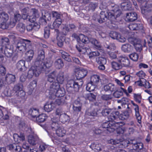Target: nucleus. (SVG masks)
I'll list each match as a JSON object with an SVG mask.
<instances>
[{"mask_svg":"<svg viewBox=\"0 0 152 152\" xmlns=\"http://www.w3.org/2000/svg\"><path fill=\"white\" fill-rule=\"evenodd\" d=\"M15 95L18 97V100L17 101L20 102L21 100H25V93L23 90L20 91V92L17 93Z\"/></svg>","mask_w":152,"mask_h":152,"instance_id":"nucleus-29","label":"nucleus"},{"mask_svg":"<svg viewBox=\"0 0 152 152\" xmlns=\"http://www.w3.org/2000/svg\"><path fill=\"white\" fill-rule=\"evenodd\" d=\"M90 147L95 151L98 152L101 151L102 145L101 144L94 143L91 144Z\"/></svg>","mask_w":152,"mask_h":152,"instance_id":"nucleus-33","label":"nucleus"},{"mask_svg":"<svg viewBox=\"0 0 152 152\" xmlns=\"http://www.w3.org/2000/svg\"><path fill=\"white\" fill-rule=\"evenodd\" d=\"M76 82L73 80H71L68 81L66 84V87L68 91L70 92L75 91V85Z\"/></svg>","mask_w":152,"mask_h":152,"instance_id":"nucleus-18","label":"nucleus"},{"mask_svg":"<svg viewBox=\"0 0 152 152\" xmlns=\"http://www.w3.org/2000/svg\"><path fill=\"white\" fill-rule=\"evenodd\" d=\"M75 72L77 79H80L84 78L87 75V70L85 69L82 68L80 69L77 68L75 69Z\"/></svg>","mask_w":152,"mask_h":152,"instance_id":"nucleus-10","label":"nucleus"},{"mask_svg":"<svg viewBox=\"0 0 152 152\" xmlns=\"http://www.w3.org/2000/svg\"><path fill=\"white\" fill-rule=\"evenodd\" d=\"M100 80L99 76L97 75H92L90 79V82L97 86Z\"/></svg>","mask_w":152,"mask_h":152,"instance_id":"nucleus-32","label":"nucleus"},{"mask_svg":"<svg viewBox=\"0 0 152 152\" xmlns=\"http://www.w3.org/2000/svg\"><path fill=\"white\" fill-rule=\"evenodd\" d=\"M52 121L51 127L53 130L56 131L61 126V125L59 124L57 121Z\"/></svg>","mask_w":152,"mask_h":152,"instance_id":"nucleus-45","label":"nucleus"},{"mask_svg":"<svg viewBox=\"0 0 152 152\" xmlns=\"http://www.w3.org/2000/svg\"><path fill=\"white\" fill-rule=\"evenodd\" d=\"M8 14L4 12L0 13V28L3 29H6L8 28L7 24V21L9 19Z\"/></svg>","mask_w":152,"mask_h":152,"instance_id":"nucleus-5","label":"nucleus"},{"mask_svg":"<svg viewBox=\"0 0 152 152\" xmlns=\"http://www.w3.org/2000/svg\"><path fill=\"white\" fill-rule=\"evenodd\" d=\"M55 66H64V62L61 58H58L56 60L54 63Z\"/></svg>","mask_w":152,"mask_h":152,"instance_id":"nucleus-54","label":"nucleus"},{"mask_svg":"<svg viewBox=\"0 0 152 152\" xmlns=\"http://www.w3.org/2000/svg\"><path fill=\"white\" fill-rule=\"evenodd\" d=\"M134 109L135 111V116L138 121V122L139 123H140L141 122V117L139 112V106L137 104L135 105Z\"/></svg>","mask_w":152,"mask_h":152,"instance_id":"nucleus-36","label":"nucleus"},{"mask_svg":"<svg viewBox=\"0 0 152 152\" xmlns=\"http://www.w3.org/2000/svg\"><path fill=\"white\" fill-rule=\"evenodd\" d=\"M55 94L54 95H53L51 97L52 98H54L56 96H57L59 97H63V96L64 95V91L63 89H62L61 88H59L57 92H56Z\"/></svg>","mask_w":152,"mask_h":152,"instance_id":"nucleus-35","label":"nucleus"},{"mask_svg":"<svg viewBox=\"0 0 152 152\" xmlns=\"http://www.w3.org/2000/svg\"><path fill=\"white\" fill-rule=\"evenodd\" d=\"M137 18V14L135 12L126 13L125 20L128 22H132L136 20Z\"/></svg>","mask_w":152,"mask_h":152,"instance_id":"nucleus-14","label":"nucleus"},{"mask_svg":"<svg viewBox=\"0 0 152 152\" xmlns=\"http://www.w3.org/2000/svg\"><path fill=\"white\" fill-rule=\"evenodd\" d=\"M113 128L112 129H109V130L110 131H114L115 129H118L117 133L118 134H123L125 131V128H120L125 124L124 122L120 121L116 122L113 121Z\"/></svg>","mask_w":152,"mask_h":152,"instance_id":"nucleus-8","label":"nucleus"},{"mask_svg":"<svg viewBox=\"0 0 152 152\" xmlns=\"http://www.w3.org/2000/svg\"><path fill=\"white\" fill-rule=\"evenodd\" d=\"M37 86V82L35 80L31 82L29 85L28 90L31 93L33 91L34 88Z\"/></svg>","mask_w":152,"mask_h":152,"instance_id":"nucleus-53","label":"nucleus"},{"mask_svg":"<svg viewBox=\"0 0 152 152\" xmlns=\"http://www.w3.org/2000/svg\"><path fill=\"white\" fill-rule=\"evenodd\" d=\"M132 5L130 1L122 2L121 4V7L122 10L127 11L131 10Z\"/></svg>","mask_w":152,"mask_h":152,"instance_id":"nucleus-17","label":"nucleus"},{"mask_svg":"<svg viewBox=\"0 0 152 152\" xmlns=\"http://www.w3.org/2000/svg\"><path fill=\"white\" fill-rule=\"evenodd\" d=\"M28 9V8H25L22 10V18L24 20L28 19L29 22L34 23L36 20L37 17L34 15H28L29 13Z\"/></svg>","mask_w":152,"mask_h":152,"instance_id":"nucleus-6","label":"nucleus"},{"mask_svg":"<svg viewBox=\"0 0 152 152\" xmlns=\"http://www.w3.org/2000/svg\"><path fill=\"white\" fill-rule=\"evenodd\" d=\"M97 63L99 65V66H105L104 65L106 63V59L104 57H99L97 60Z\"/></svg>","mask_w":152,"mask_h":152,"instance_id":"nucleus-40","label":"nucleus"},{"mask_svg":"<svg viewBox=\"0 0 152 152\" xmlns=\"http://www.w3.org/2000/svg\"><path fill=\"white\" fill-rule=\"evenodd\" d=\"M57 72L56 71H54L48 75V80L51 83L53 82L55 80L57 74Z\"/></svg>","mask_w":152,"mask_h":152,"instance_id":"nucleus-31","label":"nucleus"},{"mask_svg":"<svg viewBox=\"0 0 152 152\" xmlns=\"http://www.w3.org/2000/svg\"><path fill=\"white\" fill-rule=\"evenodd\" d=\"M54 108V104L52 102H47L44 105V110L49 112L51 111Z\"/></svg>","mask_w":152,"mask_h":152,"instance_id":"nucleus-28","label":"nucleus"},{"mask_svg":"<svg viewBox=\"0 0 152 152\" xmlns=\"http://www.w3.org/2000/svg\"><path fill=\"white\" fill-rule=\"evenodd\" d=\"M119 113L118 111L111 112L110 115L108 117L109 121L115 122L114 120L119 118Z\"/></svg>","mask_w":152,"mask_h":152,"instance_id":"nucleus-19","label":"nucleus"},{"mask_svg":"<svg viewBox=\"0 0 152 152\" xmlns=\"http://www.w3.org/2000/svg\"><path fill=\"white\" fill-rule=\"evenodd\" d=\"M13 50L11 47L6 46H0V66H4V64L6 60L4 56L1 53L4 54L8 58H11L13 55Z\"/></svg>","mask_w":152,"mask_h":152,"instance_id":"nucleus-2","label":"nucleus"},{"mask_svg":"<svg viewBox=\"0 0 152 152\" xmlns=\"http://www.w3.org/2000/svg\"><path fill=\"white\" fill-rule=\"evenodd\" d=\"M139 86H143L146 88H149L151 87L152 85L148 81L145 79L140 80V81H137L136 82Z\"/></svg>","mask_w":152,"mask_h":152,"instance_id":"nucleus-15","label":"nucleus"},{"mask_svg":"<svg viewBox=\"0 0 152 152\" xmlns=\"http://www.w3.org/2000/svg\"><path fill=\"white\" fill-rule=\"evenodd\" d=\"M98 4L96 3L91 2L90 3L88 6V10L94 11L96 7H97Z\"/></svg>","mask_w":152,"mask_h":152,"instance_id":"nucleus-60","label":"nucleus"},{"mask_svg":"<svg viewBox=\"0 0 152 152\" xmlns=\"http://www.w3.org/2000/svg\"><path fill=\"white\" fill-rule=\"evenodd\" d=\"M23 85L21 84L18 83L15 85L13 89L15 94L23 90Z\"/></svg>","mask_w":152,"mask_h":152,"instance_id":"nucleus-42","label":"nucleus"},{"mask_svg":"<svg viewBox=\"0 0 152 152\" xmlns=\"http://www.w3.org/2000/svg\"><path fill=\"white\" fill-rule=\"evenodd\" d=\"M47 117L45 114L42 113L39 115L36 118V120L38 123L43 122L47 119Z\"/></svg>","mask_w":152,"mask_h":152,"instance_id":"nucleus-37","label":"nucleus"},{"mask_svg":"<svg viewBox=\"0 0 152 152\" xmlns=\"http://www.w3.org/2000/svg\"><path fill=\"white\" fill-rule=\"evenodd\" d=\"M59 119L62 122H66L69 120V117L66 114H63L59 117Z\"/></svg>","mask_w":152,"mask_h":152,"instance_id":"nucleus-63","label":"nucleus"},{"mask_svg":"<svg viewBox=\"0 0 152 152\" xmlns=\"http://www.w3.org/2000/svg\"><path fill=\"white\" fill-rule=\"evenodd\" d=\"M38 140V137L36 136L30 135L28 137V142L31 145H36Z\"/></svg>","mask_w":152,"mask_h":152,"instance_id":"nucleus-27","label":"nucleus"},{"mask_svg":"<svg viewBox=\"0 0 152 152\" xmlns=\"http://www.w3.org/2000/svg\"><path fill=\"white\" fill-rule=\"evenodd\" d=\"M96 87L97 86L96 85H94L91 82H90L87 84L86 88L87 91L91 92L93 91Z\"/></svg>","mask_w":152,"mask_h":152,"instance_id":"nucleus-43","label":"nucleus"},{"mask_svg":"<svg viewBox=\"0 0 152 152\" xmlns=\"http://www.w3.org/2000/svg\"><path fill=\"white\" fill-rule=\"evenodd\" d=\"M38 56L37 58V61L35 63L43 61L45 58V53L43 49H39L38 52Z\"/></svg>","mask_w":152,"mask_h":152,"instance_id":"nucleus-20","label":"nucleus"},{"mask_svg":"<svg viewBox=\"0 0 152 152\" xmlns=\"http://www.w3.org/2000/svg\"><path fill=\"white\" fill-rule=\"evenodd\" d=\"M98 110L96 108H94L91 111H86V115L89 116H96L97 115Z\"/></svg>","mask_w":152,"mask_h":152,"instance_id":"nucleus-51","label":"nucleus"},{"mask_svg":"<svg viewBox=\"0 0 152 152\" xmlns=\"http://www.w3.org/2000/svg\"><path fill=\"white\" fill-rule=\"evenodd\" d=\"M36 26L34 23H31L27 25L26 26V28L28 31H31L32 29H34L36 30L35 28Z\"/></svg>","mask_w":152,"mask_h":152,"instance_id":"nucleus-62","label":"nucleus"},{"mask_svg":"<svg viewBox=\"0 0 152 152\" xmlns=\"http://www.w3.org/2000/svg\"><path fill=\"white\" fill-rule=\"evenodd\" d=\"M64 72H59L56 75V80L57 83L60 84H62L64 80Z\"/></svg>","mask_w":152,"mask_h":152,"instance_id":"nucleus-34","label":"nucleus"},{"mask_svg":"<svg viewBox=\"0 0 152 152\" xmlns=\"http://www.w3.org/2000/svg\"><path fill=\"white\" fill-rule=\"evenodd\" d=\"M61 28L63 33L65 35H66L69 31V25L68 24L64 25L62 24L61 26Z\"/></svg>","mask_w":152,"mask_h":152,"instance_id":"nucleus-52","label":"nucleus"},{"mask_svg":"<svg viewBox=\"0 0 152 152\" xmlns=\"http://www.w3.org/2000/svg\"><path fill=\"white\" fill-rule=\"evenodd\" d=\"M85 98L90 101H93L95 100L96 96L92 93H89L86 94Z\"/></svg>","mask_w":152,"mask_h":152,"instance_id":"nucleus-47","label":"nucleus"},{"mask_svg":"<svg viewBox=\"0 0 152 152\" xmlns=\"http://www.w3.org/2000/svg\"><path fill=\"white\" fill-rule=\"evenodd\" d=\"M29 113L32 117L35 118L39 114L38 110L34 108H31L29 111Z\"/></svg>","mask_w":152,"mask_h":152,"instance_id":"nucleus-49","label":"nucleus"},{"mask_svg":"<svg viewBox=\"0 0 152 152\" xmlns=\"http://www.w3.org/2000/svg\"><path fill=\"white\" fill-rule=\"evenodd\" d=\"M131 113V110L130 109L125 111L119 115V118L122 120L126 119L129 117Z\"/></svg>","mask_w":152,"mask_h":152,"instance_id":"nucleus-22","label":"nucleus"},{"mask_svg":"<svg viewBox=\"0 0 152 152\" xmlns=\"http://www.w3.org/2000/svg\"><path fill=\"white\" fill-rule=\"evenodd\" d=\"M113 4V5L111 6L113 7V9L110 12H106V13L104 11H102L101 12L99 19V22L102 23L105 21V19H107L111 22V26H110V28L112 29H115L117 28V26L113 24V22L118 21L117 18L120 16L121 12L116 5H114V4Z\"/></svg>","mask_w":152,"mask_h":152,"instance_id":"nucleus-1","label":"nucleus"},{"mask_svg":"<svg viewBox=\"0 0 152 152\" xmlns=\"http://www.w3.org/2000/svg\"><path fill=\"white\" fill-rule=\"evenodd\" d=\"M9 147L10 150L15 151L16 152H21L22 150L21 148L18 145L15 144L10 145Z\"/></svg>","mask_w":152,"mask_h":152,"instance_id":"nucleus-23","label":"nucleus"},{"mask_svg":"<svg viewBox=\"0 0 152 152\" xmlns=\"http://www.w3.org/2000/svg\"><path fill=\"white\" fill-rule=\"evenodd\" d=\"M44 38L45 39L48 38L50 36V28L49 27H46L44 29Z\"/></svg>","mask_w":152,"mask_h":152,"instance_id":"nucleus-56","label":"nucleus"},{"mask_svg":"<svg viewBox=\"0 0 152 152\" xmlns=\"http://www.w3.org/2000/svg\"><path fill=\"white\" fill-rule=\"evenodd\" d=\"M17 28L20 32L23 33L25 30V25L22 23H19L17 26Z\"/></svg>","mask_w":152,"mask_h":152,"instance_id":"nucleus-48","label":"nucleus"},{"mask_svg":"<svg viewBox=\"0 0 152 152\" xmlns=\"http://www.w3.org/2000/svg\"><path fill=\"white\" fill-rule=\"evenodd\" d=\"M112 97L110 94H104L101 96V99L104 101H108L112 99Z\"/></svg>","mask_w":152,"mask_h":152,"instance_id":"nucleus-61","label":"nucleus"},{"mask_svg":"<svg viewBox=\"0 0 152 152\" xmlns=\"http://www.w3.org/2000/svg\"><path fill=\"white\" fill-rule=\"evenodd\" d=\"M62 23L61 20H55L53 22L52 27H50L51 29L57 28H58Z\"/></svg>","mask_w":152,"mask_h":152,"instance_id":"nucleus-46","label":"nucleus"},{"mask_svg":"<svg viewBox=\"0 0 152 152\" xmlns=\"http://www.w3.org/2000/svg\"><path fill=\"white\" fill-rule=\"evenodd\" d=\"M120 34L115 31H112L110 34V37L113 39H117Z\"/></svg>","mask_w":152,"mask_h":152,"instance_id":"nucleus-59","label":"nucleus"},{"mask_svg":"<svg viewBox=\"0 0 152 152\" xmlns=\"http://www.w3.org/2000/svg\"><path fill=\"white\" fill-rule=\"evenodd\" d=\"M79 38L80 40L84 44H87L89 42L88 37L83 34H80Z\"/></svg>","mask_w":152,"mask_h":152,"instance_id":"nucleus-41","label":"nucleus"},{"mask_svg":"<svg viewBox=\"0 0 152 152\" xmlns=\"http://www.w3.org/2000/svg\"><path fill=\"white\" fill-rule=\"evenodd\" d=\"M113 121H107L103 123L102 124V126L103 128H107V130L110 132H113V131H110L109 129L113 128Z\"/></svg>","mask_w":152,"mask_h":152,"instance_id":"nucleus-25","label":"nucleus"},{"mask_svg":"<svg viewBox=\"0 0 152 152\" xmlns=\"http://www.w3.org/2000/svg\"><path fill=\"white\" fill-rule=\"evenodd\" d=\"M123 95V92L121 91L117 90L113 94V96L116 98H118Z\"/></svg>","mask_w":152,"mask_h":152,"instance_id":"nucleus-64","label":"nucleus"},{"mask_svg":"<svg viewBox=\"0 0 152 152\" xmlns=\"http://www.w3.org/2000/svg\"><path fill=\"white\" fill-rule=\"evenodd\" d=\"M42 69V67H31L28 72L27 77L31 78L34 75L36 77L38 76Z\"/></svg>","mask_w":152,"mask_h":152,"instance_id":"nucleus-7","label":"nucleus"},{"mask_svg":"<svg viewBox=\"0 0 152 152\" xmlns=\"http://www.w3.org/2000/svg\"><path fill=\"white\" fill-rule=\"evenodd\" d=\"M128 40L129 42L133 45L137 51L140 52L142 50V46L141 44V40L136 38L129 37Z\"/></svg>","mask_w":152,"mask_h":152,"instance_id":"nucleus-4","label":"nucleus"},{"mask_svg":"<svg viewBox=\"0 0 152 152\" xmlns=\"http://www.w3.org/2000/svg\"><path fill=\"white\" fill-rule=\"evenodd\" d=\"M1 45H0V46H6L8 47L9 46V43L10 41L9 39L7 37H3L1 38Z\"/></svg>","mask_w":152,"mask_h":152,"instance_id":"nucleus-50","label":"nucleus"},{"mask_svg":"<svg viewBox=\"0 0 152 152\" xmlns=\"http://www.w3.org/2000/svg\"><path fill=\"white\" fill-rule=\"evenodd\" d=\"M57 44L60 47L63 46L64 42L65 39L64 37L61 36L60 37H57Z\"/></svg>","mask_w":152,"mask_h":152,"instance_id":"nucleus-44","label":"nucleus"},{"mask_svg":"<svg viewBox=\"0 0 152 152\" xmlns=\"http://www.w3.org/2000/svg\"><path fill=\"white\" fill-rule=\"evenodd\" d=\"M56 134L59 137H62L65 134L66 131L62 126L56 131Z\"/></svg>","mask_w":152,"mask_h":152,"instance_id":"nucleus-39","label":"nucleus"},{"mask_svg":"<svg viewBox=\"0 0 152 152\" xmlns=\"http://www.w3.org/2000/svg\"><path fill=\"white\" fill-rule=\"evenodd\" d=\"M104 90L106 92L110 91L113 92L116 90V87L114 84L109 83L104 85L103 87Z\"/></svg>","mask_w":152,"mask_h":152,"instance_id":"nucleus-24","label":"nucleus"},{"mask_svg":"<svg viewBox=\"0 0 152 152\" xmlns=\"http://www.w3.org/2000/svg\"><path fill=\"white\" fill-rule=\"evenodd\" d=\"M118 58L121 66H130V61L127 57H124L121 56L119 57Z\"/></svg>","mask_w":152,"mask_h":152,"instance_id":"nucleus-12","label":"nucleus"},{"mask_svg":"<svg viewBox=\"0 0 152 152\" xmlns=\"http://www.w3.org/2000/svg\"><path fill=\"white\" fill-rule=\"evenodd\" d=\"M4 93L5 95L7 96H11L15 94L13 89L12 90L7 89H5L4 91Z\"/></svg>","mask_w":152,"mask_h":152,"instance_id":"nucleus-55","label":"nucleus"},{"mask_svg":"<svg viewBox=\"0 0 152 152\" xmlns=\"http://www.w3.org/2000/svg\"><path fill=\"white\" fill-rule=\"evenodd\" d=\"M128 27L131 31H139L143 29L142 25L141 24L132 23L130 24Z\"/></svg>","mask_w":152,"mask_h":152,"instance_id":"nucleus-16","label":"nucleus"},{"mask_svg":"<svg viewBox=\"0 0 152 152\" xmlns=\"http://www.w3.org/2000/svg\"><path fill=\"white\" fill-rule=\"evenodd\" d=\"M141 4L145 3V4L142 6L141 8V12L143 14H145L146 12H148L152 10V4L148 3V0H137Z\"/></svg>","mask_w":152,"mask_h":152,"instance_id":"nucleus-9","label":"nucleus"},{"mask_svg":"<svg viewBox=\"0 0 152 152\" xmlns=\"http://www.w3.org/2000/svg\"><path fill=\"white\" fill-rule=\"evenodd\" d=\"M31 47V41L27 39H21L18 41L16 45V50L22 52L26 51L28 48L30 49Z\"/></svg>","mask_w":152,"mask_h":152,"instance_id":"nucleus-3","label":"nucleus"},{"mask_svg":"<svg viewBox=\"0 0 152 152\" xmlns=\"http://www.w3.org/2000/svg\"><path fill=\"white\" fill-rule=\"evenodd\" d=\"M129 58L134 61H137L138 59L139 56L138 54L134 53H131L129 55Z\"/></svg>","mask_w":152,"mask_h":152,"instance_id":"nucleus-57","label":"nucleus"},{"mask_svg":"<svg viewBox=\"0 0 152 152\" xmlns=\"http://www.w3.org/2000/svg\"><path fill=\"white\" fill-rule=\"evenodd\" d=\"M130 147L135 150H141L143 148L142 143L140 142H137L135 140H132L130 142Z\"/></svg>","mask_w":152,"mask_h":152,"instance_id":"nucleus-13","label":"nucleus"},{"mask_svg":"<svg viewBox=\"0 0 152 152\" xmlns=\"http://www.w3.org/2000/svg\"><path fill=\"white\" fill-rule=\"evenodd\" d=\"M15 75L11 74H7L5 77V81L8 84H11L15 81Z\"/></svg>","mask_w":152,"mask_h":152,"instance_id":"nucleus-30","label":"nucleus"},{"mask_svg":"<svg viewBox=\"0 0 152 152\" xmlns=\"http://www.w3.org/2000/svg\"><path fill=\"white\" fill-rule=\"evenodd\" d=\"M52 17L54 18L55 20H61V15L58 12L56 11L52 12Z\"/></svg>","mask_w":152,"mask_h":152,"instance_id":"nucleus-58","label":"nucleus"},{"mask_svg":"<svg viewBox=\"0 0 152 152\" xmlns=\"http://www.w3.org/2000/svg\"><path fill=\"white\" fill-rule=\"evenodd\" d=\"M59 52L61 54L62 57L65 60L69 62L71 61V59L70 56L68 53L62 50H60Z\"/></svg>","mask_w":152,"mask_h":152,"instance_id":"nucleus-26","label":"nucleus"},{"mask_svg":"<svg viewBox=\"0 0 152 152\" xmlns=\"http://www.w3.org/2000/svg\"><path fill=\"white\" fill-rule=\"evenodd\" d=\"M132 46L129 44L123 45L121 50L125 52H129L132 49Z\"/></svg>","mask_w":152,"mask_h":152,"instance_id":"nucleus-38","label":"nucleus"},{"mask_svg":"<svg viewBox=\"0 0 152 152\" xmlns=\"http://www.w3.org/2000/svg\"><path fill=\"white\" fill-rule=\"evenodd\" d=\"M34 55L33 50L30 49L27 51L25 53V59L27 62H30L33 58Z\"/></svg>","mask_w":152,"mask_h":152,"instance_id":"nucleus-21","label":"nucleus"},{"mask_svg":"<svg viewBox=\"0 0 152 152\" xmlns=\"http://www.w3.org/2000/svg\"><path fill=\"white\" fill-rule=\"evenodd\" d=\"M60 86L59 83L57 82H53L50 86L49 88V95L51 97L53 95H54L56 92H57L60 88Z\"/></svg>","mask_w":152,"mask_h":152,"instance_id":"nucleus-11","label":"nucleus"}]
</instances>
